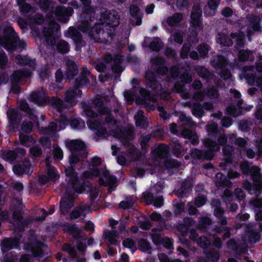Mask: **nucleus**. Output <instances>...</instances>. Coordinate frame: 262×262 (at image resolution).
<instances>
[{"instance_id": "5fc2aeb1", "label": "nucleus", "mask_w": 262, "mask_h": 262, "mask_svg": "<svg viewBox=\"0 0 262 262\" xmlns=\"http://www.w3.org/2000/svg\"><path fill=\"white\" fill-rule=\"evenodd\" d=\"M20 11L23 13H27L32 9L31 5L26 3V0H16Z\"/></svg>"}, {"instance_id": "a211bd4d", "label": "nucleus", "mask_w": 262, "mask_h": 262, "mask_svg": "<svg viewBox=\"0 0 262 262\" xmlns=\"http://www.w3.org/2000/svg\"><path fill=\"white\" fill-rule=\"evenodd\" d=\"M261 20L262 18L259 15L251 14L246 17L245 22L249 28L257 32H261L262 31Z\"/></svg>"}, {"instance_id": "20e7f679", "label": "nucleus", "mask_w": 262, "mask_h": 262, "mask_svg": "<svg viewBox=\"0 0 262 262\" xmlns=\"http://www.w3.org/2000/svg\"><path fill=\"white\" fill-rule=\"evenodd\" d=\"M0 41L2 46L9 51H14L17 47L23 50L26 46L25 42L19 40L11 27H7L5 29L4 37L1 39Z\"/></svg>"}, {"instance_id": "39448f33", "label": "nucleus", "mask_w": 262, "mask_h": 262, "mask_svg": "<svg viewBox=\"0 0 262 262\" xmlns=\"http://www.w3.org/2000/svg\"><path fill=\"white\" fill-rule=\"evenodd\" d=\"M241 170L244 174H250L253 181V186L256 190L262 189V176L260 173V168L256 166H252L248 161H244L239 164Z\"/></svg>"}, {"instance_id": "052dcab7", "label": "nucleus", "mask_w": 262, "mask_h": 262, "mask_svg": "<svg viewBox=\"0 0 262 262\" xmlns=\"http://www.w3.org/2000/svg\"><path fill=\"white\" fill-rule=\"evenodd\" d=\"M207 132L211 135H216L219 132L218 124L213 122H209L206 126Z\"/></svg>"}, {"instance_id": "49530a36", "label": "nucleus", "mask_w": 262, "mask_h": 262, "mask_svg": "<svg viewBox=\"0 0 262 262\" xmlns=\"http://www.w3.org/2000/svg\"><path fill=\"white\" fill-rule=\"evenodd\" d=\"M68 230L71 232L72 235L76 238V240L82 239L85 241L87 239L85 235H81V229L78 228L75 225H71L68 227Z\"/></svg>"}, {"instance_id": "de8ad7c7", "label": "nucleus", "mask_w": 262, "mask_h": 262, "mask_svg": "<svg viewBox=\"0 0 262 262\" xmlns=\"http://www.w3.org/2000/svg\"><path fill=\"white\" fill-rule=\"evenodd\" d=\"M217 43L223 45L224 46H231L233 44V42L227 35L224 33H219L216 38Z\"/></svg>"}, {"instance_id": "f3484780", "label": "nucleus", "mask_w": 262, "mask_h": 262, "mask_svg": "<svg viewBox=\"0 0 262 262\" xmlns=\"http://www.w3.org/2000/svg\"><path fill=\"white\" fill-rule=\"evenodd\" d=\"M77 195L75 192L70 193L67 191L64 197L60 201V211L63 214L67 213L68 210L74 206V200Z\"/></svg>"}, {"instance_id": "0e129e2a", "label": "nucleus", "mask_w": 262, "mask_h": 262, "mask_svg": "<svg viewBox=\"0 0 262 262\" xmlns=\"http://www.w3.org/2000/svg\"><path fill=\"white\" fill-rule=\"evenodd\" d=\"M7 116L11 124L16 123L19 121L18 112L15 110H9Z\"/></svg>"}, {"instance_id": "6e6d98bb", "label": "nucleus", "mask_w": 262, "mask_h": 262, "mask_svg": "<svg viewBox=\"0 0 262 262\" xmlns=\"http://www.w3.org/2000/svg\"><path fill=\"white\" fill-rule=\"evenodd\" d=\"M139 249L143 252L151 253V246L149 242L146 239L141 238L138 241Z\"/></svg>"}, {"instance_id": "2f4dec72", "label": "nucleus", "mask_w": 262, "mask_h": 262, "mask_svg": "<svg viewBox=\"0 0 262 262\" xmlns=\"http://www.w3.org/2000/svg\"><path fill=\"white\" fill-rule=\"evenodd\" d=\"M66 65L67 68V77L69 79H72L78 74V67L73 60L70 59L66 60Z\"/></svg>"}, {"instance_id": "aec40b11", "label": "nucleus", "mask_w": 262, "mask_h": 262, "mask_svg": "<svg viewBox=\"0 0 262 262\" xmlns=\"http://www.w3.org/2000/svg\"><path fill=\"white\" fill-rule=\"evenodd\" d=\"M190 155L192 158L196 160H210L214 157L213 152L210 149L202 150L193 148L191 150Z\"/></svg>"}, {"instance_id": "f8f14e48", "label": "nucleus", "mask_w": 262, "mask_h": 262, "mask_svg": "<svg viewBox=\"0 0 262 262\" xmlns=\"http://www.w3.org/2000/svg\"><path fill=\"white\" fill-rule=\"evenodd\" d=\"M94 80L95 78L90 71L86 68H82L79 76L75 80L74 86L78 89Z\"/></svg>"}, {"instance_id": "0eeeda50", "label": "nucleus", "mask_w": 262, "mask_h": 262, "mask_svg": "<svg viewBox=\"0 0 262 262\" xmlns=\"http://www.w3.org/2000/svg\"><path fill=\"white\" fill-rule=\"evenodd\" d=\"M111 32L108 31L107 26L102 24L96 27L95 30L89 34L91 39H94L95 42L106 43L107 42V38L111 35Z\"/></svg>"}, {"instance_id": "b1692460", "label": "nucleus", "mask_w": 262, "mask_h": 262, "mask_svg": "<svg viewBox=\"0 0 262 262\" xmlns=\"http://www.w3.org/2000/svg\"><path fill=\"white\" fill-rule=\"evenodd\" d=\"M61 121H59L56 122H50L47 127H39L38 122L37 121L36 124L39 128L40 133L44 135H53L57 131L60 130L61 127Z\"/></svg>"}, {"instance_id": "e2e57ef3", "label": "nucleus", "mask_w": 262, "mask_h": 262, "mask_svg": "<svg viewBox=\"0 0 262 262\" xmlns=\"http://www.w3.org/2000/svg\"><path fill=\"white\" fill-rule=\"evenodd\" d=\"M198 245L204 249V250L207 249V248L210 245V240L206 236H201L198 237L196 240Z\"/></svg>"}, {"instance_id": "bb28decb", "label": "nucleus", "mask_w": 262, "mask_h": 262, "mask_svg": "<svg viewBox=\"0 0 262 262\" xmlns=\"http://www.w3.org/2000/svg\"><path fill=\"white\" fill-rule=\"evenodd\" d=\"M16 64L21 66H28V67L34 68L36 65L35 59H32L28 56H22L17 55L14 59Z\"/></svg>"}, {"instance_id": "2eb2a0df", "label": "nucleus", "mask_w": 262, "mask_h": 262, "mask_svg": "<svg viewBox=\"0 0 262 262\" xmlns=\"http://www.w3.org/2000/svg\"><path fill=\"white\" fill-rule=\"evenodd\" d=\"M29 100L39 105H44L49 103V98L43 88L33 92L30 95Z\"/></svg>"}, {"instance_id": "6ab92c4d", "label": "nucleus", "mask_w": 262, "mask_h": 262, "mask_svg": "<svg viewBox=\"0 0 262 262\" xmlns=\"http://www.w3.org/2000/svg\"><path fill=\"white\" fill-rule=\"evenodd\" d=\"M73 13V9L71 7L65 8L58 6L56 8L55 13L58 20L62 23H67Z\"/></svg>"}, {"instance_id": "7ed1b4c3", "label": "nucleus", "mask_w": 262, "mask_h": 262, "mask_svg": "<svg viewBox=\"0 0 262 262\" xmlns=\"http://www.w3.org/2000/svg\"><path fill=\"white\" fill-rule=\"evenodd\" d=\"M122 56L119 54L115 55L114 57L111 54H106L103 58V60L100 59H97L91 61V64L94 68L98 72L104 73L107 69V67L105 63H108L113 61L112 65V70L113 72L116 74L115 78L119 77L121 73L123 71V68L121 66L122 61Z\"/></svg>"}, {"instance_id": "a878e982", "label": "nucleus", "mask_w": 262, "mask_h": 262, "mask_svg": "<svg viewBox=\"0 0 262 262\" xmlns=\"http://www.w3.org/2000/svg\"><path fill=\"white\" fill-rule=\"evenodd\" d=\"M140 94L143 98L142 101L145 106L148 107L149 110H154L155 99L150 95V92L145 89H140Z\"/></svg>"}, {"instance_id": "13d9d810", "label": "nucleus", "mask_w": 262, "mask_h": 262, "mask_svg": "<svg viewBox=\"0 0 262 262\" xmlns=\"http://www.w3.org/2000/svg\"><path fill=\"white\" fill-rule=\"evenodd\" d=\"M158 231H161V230H159L158 228H154L151 230L152 233L151 234L152 240L157 245H160L163 239L161 234L157 232Z\"/></svg>"}, {"instance_id": "79ce46f5", "label": "nucleus", "mask_w": 262, "mask_h": 262, "mask_svg": "<svg viewBox=\"0 0 262 262\" xmlns=\"http://www.w3.org/2000/svg\"><path fill=\"white\" fill-rule=\"evenodd\" d=\"M2 249L4 252L9 251L13 247H17L19 245L16 239L6 238L2 242Z\"/></svg>"}, {"instance_id": "09e8293b", "label": "nucleus", "mask_w": 262, "mask_h": 262, "mask_svg": "<svg viewBox=\"0 0 262 262\" xmlns=\"http://www.w3.org/2000/svg\"><path fill=\"white\" fill-rule=\"evenodd\" d=\"M39 6L45 12L53 11L55 3L49 0H39Z\"/></svg>"}, {"instance_id": "473e14b6", "label": "nucleus", "mask_w": 262, "mask_h": 262, "mask_svg": "<svg viewBox=\"0 0 262 262\" xmlns=\"http://www.w3.org/2000/svg\"><path fill=\"white\" fill-rule=\"evenodd\" d=\"M31 72L27 71H15L10 77L11 83H19L21 78L30 77Z\"/></svg>"}, {"instance_id": "c03bdc74", "label": "nucleus", "mask_w": 262, "mask_h": 262, "mask_svg": "<svg viewBox=\"0 0 262 262\" xmlns=\"http://www.w3.org/2000/svg\"><path fill=\"white\" fill-rule=\"evenodd\" d=\"M170 146L172 150V153L177 157L181 156L182 152L184 148L181 146L180 142L177 139H172L170 143Z\"/></svg>"}, {"instance_id": "dca6fc26", "label": "nucleus", "mask_w": 262, "mask_h": 262, "mask_svg": "<svg viewBox=\"0 0 262 262\" xmlns=\"http://www.w3.org/2000/svg\"><path fill=\"white\" fill-rule=\"evenodd\" d=\"M65 174L67 177L70 178L69 181L72 184V188L78 193H81L85 189L84 185H75V183L78 180L77 173L75 172L74 167L69 165L65 168Z\"/></svg>"}, {"instance_id": "69168bd1", "label": "nucleus", "mask_w": 262, "mask_h": 262, "mask_svg": "<svg viewBox=\"0 0 262 262\" xmlns=\"http://www.w3.org/2000/svg\"><path fill=\"white\" fill-rule=\"evenodd\" d=\"M192 113L193 115L199 118L201 117L204 114L202 105L198 103H194L192 110Z\"/></svg>"}, {"instance_id": "bf43d9fd", "label": "nucleus", "mask_w": 262, "mask_h": 262, "mask_svg": "<svg viewBox=\"0 0 262 262\" xmlns=\"http://www.w3.org/2000/svg\"><path fill=\"white\" fill-rule=\"evenodd\" d=\"M70 50V47L69 43L63 40H60L57 44V50L58 52L64 54L67 53Z\"/></svg>"}, {"instance_id": "4468645a", "label": "nucleus", "mask_w": 262, "mask_h": 262, "mask_svg": "<svg viewBox=\"0 0 262 262\" xmlns=\"http://www.w3.org/2000/svg\"><path fill=\"white\" fill-rule=\"evenodd\" d=\"M145 80L147 86L151 89L155 95L161 94L162 91L161 84L156 80L155 73L151 71H148L145 74Z\"/></svg>"}, {"instance_id": "58836bf2", "label": "nucleus", "mask_w": 262, "mask_h": 262, "mask_svg": "<svg viewBox=\"0 0 262 262\" xmlns=\"http://www.w3.org/2000/svg\"><path fill=\"white\" fill-rule=\"evenodd\" d=\"M203 253L205 254L206 258L212 262H216L220 257L219 250L213 248L205 250Z\"/></svg>"}, {"instance_id": "603ef678", "label": "nucleus", "mask_w": 262, "mask_h": 262, "mask_svg": "<svg viewBox=\"0 0 262 262\" xmlns=\"http://www.w3.org/2000/svg\"><path fill=\"white\" fill-rule=\"evenodd\" d=\"M20 143L25 146H29L35 143V140L31 136L20 133L19 136Z\"/></svg>"}, {"instance_id": "c756f323", "label": "nucleus", "mask_w": 262, "mask_h": 262, "mask_svg": "<svg viewBox=\"0 0 262 262\" xmlns=\"http://www.w3.org/2000/svg\"><path fill=\"white\" fill-rule=\"evenodd\" d=\"M195 70L198 75L202 79L209 82L213 79V74L211 73L207 68L203 66H198L195 67Z\"/></svg>"}, {"instance_id": "72a5a7b5", "label": "nucleus", "mask_w": 262, "mask_h": 262, "mask_svg": "<svg viewBox=\"0 0 262 262\" xmlns=\"http://www.w3.org/2000/svg\"><path fill=\"white\" fill-rule=\"evenodd\" d=\"M181 135L184 138L190 139L193 145L198 144L199 143L198 136L196 133L189 129L183 128L181 132Z\"/></svg>"}, {"instance_id": "a18cd8bd", "label": "nucleus", "mask_w": 262, "mask_h": 262, "mask_svg": "<svg viewBox=\"0 0 262 262\" xmlns=\"http://www.w3.org/2000/svg\"><path fill=\"white\" fill-rule=\"evenodd\" d=\"M50 157H47L45 160L46 163V167H47V175L50 179L54 182L58 177L55 171V169L53 166L50 165Z\"/></svg>"}, {"instance_id": "c9c22d12", "label": "nucleus", "mask_w": 262, "mask_h": 262, "mask_svg": "<svg viewBox=\"0 0 262 262\" xmlns=\"http://www.w3.org/2000/svg\"><path fill=\"white\" fill-rule=\"evenodd\" d=\"M238 59L239 61L244 62L246 61H253L254 56L253 52L249 50H240L238 53Z\"/></svg>"}, {"instance_id": "423d86ee", "label": "nucleus", "mask_w": 262, "mask_h": 262, "mask_svg": "<svg viewBox=\"0 0 262 262\" xmlns=\"http://www.w3.org/2000/svg\"><path fill=\"white\" fill-rule=\"evenodd\" d=\"M28 241L24 244V249L31 251L34 257H42L43 256V243L40 242L35 235V231L30 230L28 234Z\"/></svg>"}, {"instance_id": "5701e85b", "label": "nucleus", "mask_w": 262, "mask_h": 262, "mask_svg": "<svg viewBox=\"0 0 262 262\" xmlns=\"http://www.w3.org/2000/svg\"><path fill=\"white\" fill-rule=\"evenodd\" d=\"M82 94V91L78 89H76L75 87L73 86V88H69L66 92L64 97V101L66 103L68 106H73L76 103L75 101V98L79 95L81 96Z\"/></svg>"}, {"instance_id": "6e6552de", "label": "nucleus", "mask_w": 262, "mask_h": 262, "mask_svg": "<svg viewBox=\"0 0 262 262\" xmlns=\"http://www.w3.org/2000/svg\"><path fill=\"white\" fill-rule=\"evenodd\" d=\"M60 29V26L56 22L50 21L47 24L42 30L45 40L48 44L53 46L56 43L55 33Z\"/></svg>"}, {"instance_id": "a19ab883", "label": "nucleus", "mask_w": 262, "mask_h": 262, "mask_svg": "<svg viewBox=\"0 0 262 262\" xmlns=\"http://www.w3.org/2000/svg\"><path fill=\"white\" fill-rule=\"evenodd\" d=\"M183 16L181 13H176L172 16L168 17L166 21L170 27L177 26L182 21Z\"/></svg>"}, {"instance_id": "7c9ffc66", "label": "nucleus", "mask_w": 262, "mask_h": 262, "mask_svg": "<svg viewBox=\"0 0 262 262\" xmlns=\"http://www.w3.org/2000/svg\"><path fill=\"white\" fill-rule=\"evenodd\" d=\"M230 37L232 39H235V48L238 50L242 47L245 44V34L242 31H238L237 32L231 33Z\"/></svg>"}, {"instance_id": "ddd939ff", "label": "nucleus", "mask_w": 262, "mask_h": 262, "mask_svg": "<svg viewBox=\"0 0 262 262\" xmlns=\"http://www.w3.org/2000/svg\"><path fill=\"white\" fill-rule=\"evenodd\" d=\"M222 152L223 158L222 161L219 164V166L225 169L229 164L232 163L235 156V150L232 146L227 144L223 147Z\"/></svg>"}, {"instance_id": "cd10ccee", "label": "nucleus", "mask_w": 262, "mask_h": 262, "mask_svg": "<svg viewBox=\"0 0 262 262\" xmlns=\"http://www.w3.org/2000/svg\"><path fill=\"white\" fill-rule=\"evenodd\" d=\"M215 186L218 187H230L232 185L231 181L228 179L226 176L221 172L216 174L214 180Z\"/></svg>"}, {"instance_id": "4c0bfd02", "label": "nucleus", "mask_w": 262, "mask_h": 262, "mask_svg": "<svg viewBox=\"0 0 262 262\" xmlns=\"http://www.w3.org/2000/svg\"><path fill=\"white\" fill-rule=\"evenodd\" d=\"M211 63L215 69H223L228 64V61L223 56L216 55Z\"/></svg>"}, {"instance_id": "864d4df0", "label": "nucleus", "mask_w": 262, "mask_h": 262, "mask_svg": "<svg viewBox=\"0 0 262 262\" xmlns=\"http://www.w3.org/2000/svg\"><path fill=\"white\" fill-rule=\"evenodd\" d=\"M212 221L210 219L207 217H204L200 219L198 225V229L205 231L211 225Z\"/></svg>"}, {"instance_id": "680f3d73", "label": "nucleus", "mask_w": 262, "mask_h": 262, "mask_svg": "<svg viewBox=\"0 0 262 262\" xmlns=\"http://www.w3.org/2000/svg\"><path fill=\"white\" fill-rule=\"evenodd\" d=\"M148 47L151 50L159 52L163 47V43L159 38H157L149 43Z\"/></svg>"}, {"instance_id": "f257e3e1", "label": "nucleus", "mask_w": 262, "mask_h": 262, "mask_svg": "<svg viewBox=\"0 0 262 262\" xmlns=\"http://www.w3.org/2000/svg\"><path fill=\"white\" fill-rule=\"evenodd\" d=\"M94 104L98 107V111L101 115H105V122L108 125L110 130L112 131V135L121 141L124 145H127L129 141L135 137V130L133 127H118L117 124L118 121L111 114L108 108L103 106V101L96 98L94 100Z\"/></svg>"}, {"instance_id": "f03ea898", "label": "nucleus", "mask_w": 262, "mask_h": 262, "mask_svg": "<svg viewBox=\"0 0 262 262\" xmlns=\"http://www.w3.org/2000/svg\"><path fill=\"white\" fill-rule=\"evenodd\" d=\"M94 13L82 12L81 15V21L78 26V29L73 27H70L68 29L69 36L74 41L76 45V50L77 51L81 50L82 48L85 45V42L82 39V35L78 30L83 33L88 32L89 34H91L92 14Z\"/></svg>"}, {"instance_id": "4be33fe9", "label": "nucleus", "mask_w": 262, "mask_h": 262, "mask_svg": "<svg viewBox=\"0 0 262 262\" xmlns=\"http://www.w3.org/2000/svg\"><path fill=\"white\" fill-rule=\"evenodd\" d=\"M245 232L248 236V242L250 244L255 243L260 238V234L257 231L255 225H246Z\"/></svg>"}, {"instance_id": "c85d7f7f", "label": "nucleus", "mask_w": 262, "mask_h": 262, "mask_svg": "<svg viewBox=\"0 0 262 262\" xmlns=\"http://www.w3.org/2000/svg\"><path fill=\"white\" fill-rule=\"evenodd\" d=\"M134 118L136 126H140L143 129H146L149 126V121L146 117L143 114V112L141 110L138 111L135 115Z\"/></svg>"}, {"instance_id": "e433bc0d", "label": "nucleus", "mask_w": 262, "mask_h": 262, "mask_svg": "<svg viewBox=\"0 0 262 262\" xmlns=\"http://www.w3.org/2000/svg\"><path fill=\"white\" fill-rule=\"evenodd\" d=\"M91 206H86L85 204L81 205L79 207L75 208L70 214L72 219H76L79 217L81 215L85 216V211L89 210L90 211Z\"/></svg>"}, {"instance_id": "4d7b16f0", "label": "nucleus", "mask_w": 262, "mask_h": 262, "mask_svg": "<svg viewBox=\"0 0 262 262\" xmlns=\"http://www.w3.org/2000/svg\"><path fill=\"white\" fill-rule=\"evenodd\" d=\"M16 154L14 150H5L2 154V158L5 161L12 162L16 159Z\"/></svg>"}, {"instance_id": "37998d69", "label": "nucleus", "mask_w": 262, "mask_h": 262, "mask_svg": "<svg viewBox=\"0 0 262 262\" xmlns=\"http://www.w3.org/2000/svg\"><path fill=\"white\" fill-rule=\"evenodd\" d=\"M19 107L21 110L26 112L30 119L33 121H35L36 119V116L34 114V110L30 108L28 103L26 100H21L19 102Z\"/></svg>"}, {"instance_id": "9d476101", "label": "nucleus", "mask_w": 262, "mask_h": 262, "mask_svg": "<svg viewBox=\"0 0 262 262\" xmlns=\"http://www.w3.org/2000/svg\"><path fill=\"white\" fill-rule=\"evenodd\" d=\"M100 19L104 21L107 28H114L119 24L120 17L118 13L115 11H111L104 10L101 12Z\"/></svg>"}, {"instance_id": "f704fd0d", "label": "nucleus", "mask_w": 262, "mask_h": 262, "mask_svg": "<svg viewBox=\"0 0 262 262\" xmlns=\"http://www.w3.org/2000/svg\"><path fill=\"white\" fill-rule=\"evenodd\" d=\"M49 103L51 105L55 108L59 112H61L63 109L67 108L68 105L64 102V100L57 97H52L49 100Z\"/></svg>"}, {"instance_id": "1a4fd4ad", "label": "nucleus", "mask_w": 262, "mask_h": 262, "mask_svg": "<svg viewBox=\"0 0 262 262\" xmlns=\"http://www.w3.org/2000/svg\"><path fill=\"white\" fill-rule=\"evenodd\" d=\"M211 206L213 209V214L217 219L218 224L225 226L228 223L227 218L225 216V210L222 207V203L220 200L213 199Z\"/></svg>"}, {"instance_id": "338daca9", "label": "nucleus", "mask_w": 262, "mask_h": 262, "mask_svg": "<svg viewBox=\"0 0 262 262\" xmlns=\"http://www.w3.org/2000/svg\"><path fill=\"white\" fill-rule=\"evenodd\" d=\"M181 165V163L174 159H169L165 161V166L167 169L178 168Z\"/></svg>"}, {"instance_id": "393cba45", "label": "nucleus", "mask_w": 262, "mask_h": 262, "mask_svg": "<svg viewBox=\"0 0 262 262\" xmlns=\"http://www.w3.org/2000/svg\"><path fill=\"white\" fill-rule=\"evenodd\" d=\"M102 176L105 180L102 178H100L99 179L100 184L109 186L108 191L110 192H111L113 188L117 186L116 178L113 176H111L109 171L106 170L103 171Z\"/></svg>"}, {"instance_id": "ea45409f", "label": "nucleus", "mask_w": 262, "mask_h": 262, "mask_svg": "<svg viewBox=\"0 0 262 262\" xmlns=\"http://www.w3.org/2000/svg\"><path fill=\"white\" fill-rule=\"evenodd\" d=\"M130 15L136 20L135 25H140L142 22V16L140 14V8L138 6L132 5L129 8Z\"/></svg>"}, {"instance_id": "8fccbe9b", "label": "nucleus", "mask_w": 262, "mask_h": 262, "mask_svg": "<svg viewBox=\"0 0 262 262\" xmlns=\"http://www.w3.org/2000/svg\"><path fill=\"white\" fill-rule=\"evenodd\" d=\"M105 238L107 239L108 241V246L109 245H117V241L116 237L117 236V232L115 231H105L103 234Z\"/></svg>"}, {"instance_id": "9b49d317", "label": "nucleus", "mask_w": 262, "mask_h": 262, "mask_svg": "<svg viewBox=\"0 0 262 262\" xmlns=\"http://www.w3.org/2000/svg\"><path fill=\"white\" fill-rule=\"evenodd\" d=\"M67 146L71 152L78 154L82 159L87 157L88 152L83 141L79 140H72L67 143Z\"/></svg>"}, {"instance_id": "412c9836", "label": "nucleus", "mask_w": 262, "mask_h": 262, "mask_svg": "<svg viewBox=\"0 0 262 262\" xmlns=\"http://www.w3.org/2000/svg\"><path fill=\"white\" fill-rule=\"evenodd\" d=\"M88 123L91 129L96 130V138L97 140L99 138H106L108 136L109 134L106 129L102 126L100 122L96 120H90Z\"/></svg>"}, {"instance_id": "3c124183", "label": "nucleus", "mask_w": 262, "mask_h": 262, "mask_svg": "<svg viewBox=\"0 0 262 262\" xmlns=\"http://www.w3.org/2000/svg\"><path fill=\"white\" fill-rule=\"evenodd\" d=\"M229 139L231 140V143L235 144L241 148H243L245 149L246 146L247 145V141L246 139L243 138H236L235 137L234 134H232L229 135Z\"/></svg>"}, {"instance_id": "774afa93", "label": "nucleus", "mask_w": 262, "mask_h": 262, "mask_svg": "<svg viewBox=\"0 0 262 262\" xmlns=\"http://www.w3.org/2000/svg\"><path fill=\"white\" fill-rule=\"evenodd\" d=\"M179 119L183 123V125H187L191 128L196 126V123L193 122L191 118L186 117V115L184 114L181 115L179 117Z\"/></svg>"}]
</instances>
